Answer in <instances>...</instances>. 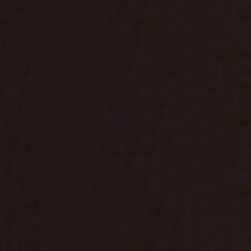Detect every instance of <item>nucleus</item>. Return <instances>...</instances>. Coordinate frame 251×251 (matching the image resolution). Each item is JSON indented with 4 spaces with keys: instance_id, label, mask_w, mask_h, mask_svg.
Instances as JSON below:
<instances>
[{
    "instance_id": "f03ea898",
    "label": "nucleus",
    "mask_w": 251,
    "mask_h": 251,
    "mask_svg": "<svg viewBox=\"0 0 251 251\" xmlns=\"http://www.w3.org/2000/svg\"><path fill=\"white\" fill-rule=\"evenodd\" d=\"M17 6V0H11V20L10 22L11 49L10 50V68L11 70V79L12 83L13 84H15L17 82L19 76L18 66H16L15 65V61L19 57V53L17 50V35L18 33L17 30L15 29V18L18 15Z\"/></svg>"
},
{
    "instance_id": "f257e3e1",
    "label": "nucleus",
    "mask_w": 251,
    "mask_h": 251,
    "mask_svg": "<svg viewBox=\"0 0 251 251\" xmlns=\"http://www.w3.org/2000/svg\"><path fill=\"white\" fill-rule=\"evenodd\" d=\"M18 89L15 87H12L11 90V149L10 160V177L12 182L11 185V198L10 201V207L9 211L10 217L12 220L11 223L10 234L11 235V241L12 249H15V236L18 232V225L19 224V218L18 216V199L15 197L18 189V185L16 180L18 177V172L15 169L16 161L14 156L16 153V148L18 144L17 142V131L18 129V116L19 115V108L16 104L17 97L16 94Z\"/></svg>"
}]
</instances>
